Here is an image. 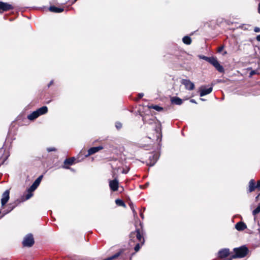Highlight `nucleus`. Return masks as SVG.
Masks as SVG:
<instances>
[{"mask_svg": "<svg viewBox=\"0 0 260 260\" xmlns=\"http://www.w3.org/2000/svg\"><path fill=\"white\" fill-rule=\"evenodd\" d=\"M199 57L201 59H203L208 61L212 66H213L219 72L223 73L224 72L223 67L220 64L216 57H207L204 55H200Z\"/></svg>", "mask_w": 260, "mask_h": 260, "instance_id": "nucleus-1", "label": "nucleus"}, {"mask_svg": "<svg viewBox=\"0 0 260 260\" xmlns=\"http://www.w3.org/2000/svg\"><path fill=\"white\" fill-rule=\"evenodd\" d=\"M129 238L131 241L134 242L140 243L141 245H143L144 243L143 232L138 229L131 233Z\"/></svg>", "mask_w": 260, "mask_h": 260, "instance_id": "nucleus-2", "label": "nucleus"}, {"mask_svg": "<svg viewBox=\"0 0 260 260\" xmlns=\"http://www.w3.org/2000/svg\"><path fill=\"white\" fill-rule=\"evenodd\" d=\"M248 251V249L245 246L235 248L234 249L235 254L232 255V257L234 258H243L247 254Z\"/></svg>", "mask_w": 260, "mask_h": 260, "instance_id": "nucleus-3", "label": "nucleus"}, {"mask_svg": "<svg viewBox=\"0 0 260 260\" xmlns=\"http://www.w3.org/2000/svg\"><path fill=\"white\" fill-rule=\"evenodd\" d=\"M34 242L32 235L29 234L24 237L22 244L24 247H31L34 245Z\"/></svg>", "mask_w": 260, "mask_h": 260, "instance_id": "nucleus-4", "label": "nucleus"}, {"mask_svg": "<svg viewBox=\"0 0 260 260\" xmlns=\"http://www.w3.org/2000/svg\"><path fill=\"white\" fill-rule=\"evenodd\" d=\"M13 9V7L7 3L0 2V13Z\"/></svg>", "mask_w": 260, "mask_h": 260, "instance_id": "nucleus-5", "label": "nucleus"}, {"mask_svg": "<svg viewBox=\"0 0 260 260\" xmlns=\"http://www.w3.org/2000/svg\"><path fill=\"white\" fill-rule=\"evenodd\" d=\"M119 186V182L117 178L112 180H109V187L113 191H116L118 190Z\"/></svg>", "mask_w": 260, "mask_h": 260, "instance_id": "nucleus-6", "label": "nucleus"}, {"mask_svg": "<svg viewBox=\"0 0 260 260\" xmlns=\"http://www.w3.org/2000/svg\"><path fill=\"white\" fill-rule=\"evenodd\" d=\"M181 83L185 86V88L187 90H192L194 88V83L189 80L182 79Z\"/></svg>", "mask_w": 260, "mask_h": 260, "instance_id": "nucleus-7", "label": "nucleus"}, {"mask_svg": "<svg viewBox=\"0 0 260 260\" xmlns=\"http://www.w3.org/2000/svg\"><path fill=\"white\" fill-rule=\"evenodd\" d=\"M156 134V140L157 141L160 142L161 140L162 134H161V124L160 122H157L156 123V126L155 129Z\"/></svg>", "mask_w": 260, "mask_h": 260, "instance_id": "nucleus-8", "label": "nucleus"}, {"mask_svg": "<svg viewBox=\"0 0 260 260\" xmlns=\"http://www.w3.org/2000/svg\"><path fill=\"white\" fill-rule=\"evenodd\" d=\"M10 191L9 190H6L2 194V198L1 199L2 206L3 207L8 202L9 200L10 197Z\"/></svg>", "mask_w": 260, "mask_h": 260, "instance_id": "nucleus-9", "label": "nucleus"}, {"mask_svg": "<svg viewBox=\"0 0 260 260\" xmlns=\"http://www.w3.org/2000/svg\"><path fill=\"white\" fill-rule=\"evenodd\" d=\"M230 254V250L228 248H223L220 250L218 252V256L220 258H223L228 257Z\"/></svg>", "mask_w": 260, "mask_h": 260, "instance_id": "nucleus-10", "label": "nucleus"}, {"mask_svg": "<svg viewBox=\"0 0 260 260\" xmlns=\"http://www.w3.org/2000/svg\"><path fill=\"white\" fill-rule=\"evenodd\" d=\"M213 90L212 87L208 88H206L205 86H201L200 88V96H203L205 95L210 93Z\"/></svg>", "mask_w": 260, "mask_h": 260, "instance_id": "nucleus-11", "label": "nucleus"}, {"mask_svg": "<svg viewBox=\"0 0 260 260\" xmlns=\"http://www.w3.org/2000/svg\"><path fill=\"white\" fill-rule=\"evenodd\" d=\"M103 149V147L101 146L91 147L88 150V154L86 155V156L87 157L89 155H92Z\"/></svg>", "mask_w": 260, "mask_h": 260, "instance_id": "nucleus-12", "label": "nucleus"}, {"mask_svg": "<svg viewBox=\"0 0 260 260\" xmlns=\"http://www.w3.org/2000/svg\"><path fill=\"white\" fill-rule=\"evenodd\" d=\"M235 228L238 231H242L247 228V225L243 222L240 221L236 224Z\"/></svg>", "mask_w": 260, "mask_h": 260, "instance_id": "nucleus-13", "label": "nucleus"}, {"mask_svg": "<svg viewBox=\"0 0 260 260\" xmlns=\"http://www.w3.org/2000/svg\"><path fill=\"white\" fill-rule=\"evenodd\" d=\"M257 187H256L255 182L254 179H252L249 182L248 192H251L253 191Z\"/></svg>", "mask_w": 260, "mask_h": 260, "instance_id": "nucleus-14", "label": "nucleus"}, {"mask_svg": "<svg viewBox=\"0 0 260 260\" xmlns=\"http://www.w3.org/2000/svg\"><path fill=\"white\" fill-rule=\"evenodd\" d=\"M39 116L46 114L48 112V108L46 106H43L36 110Z\"/></svg>", "mask_w": 260, "mask_h": 260, "instance_id": "nucleus-15", "label": "nucleus"}, {"mask_svg": "<svg viewBox=\"0 0 260 260\" xmlns=\"http://www.w3.org/2000/svg\"><path fill=\"white\" fill-rule=\"evenodd\" d=\"M49 10L50 12L54 13H61L63 11V9L61 8H57L55 6H52L49 8Z\"/></svg>", "mask_w": 260, "mask_h": 260, "instance_id": "nucleus-16", "label": "nucleus"}, {"mask_svg": "<svg viewBox=\"0 0 260 260\" xmlns=\"http://www.w3.org/2000/svg\"><path fill=\"white\" fill-rule=\"evenodd\" d=\"M16 204H10L8 205L7 210L4 211L3 215L2 216V217H3L4 215L11 212L16 207Z\"/></svg>", "mask_w": 260, "mask_h": 260, "instance_id": "nucleus-17", "label": "nucleus"}, {"mask_svg": "<svg viewBox=\"0 0 260 260\" xmlns=\"http://www.w3.org/2000/svg\"><path fill=\"white\" fill-rule=\"evenodd\" d=\"M38 112L36 111H34L31 114L27 116V118L30 120H33L39 117Z\"/></svg>", "mask_w": 260, "mask_h": 260, "instance_id": "nucleus-18", "label": "nucleus"}, {"mask_svg": "<svg viewBox=\"0 0 260 260\" xmlns=\"http://www.w3.org/2000/svg\"><path fill=\"white\" fill-rule=\"evenodd\" d=\"M171 102L173 104L180 105L182 103V101L181 99L178 97H174L171 99Z\"/></svg>", "mask_w": 260, "mask_h": 260, "instance_id": "nucleus-19", "label": "nucleus"}, {"mask_svg": "<svg viewBox=\"0 0 260 260\" xmlns=\"http://www.w3.org/2000/svg\"><path fill=\"white\" fill-rule=\"evenodd\" d=\"M75 160L74 157H71L69 158H67L64 161V165H72L73 164L74 160Z\"/></svg>", "mask_w": 260, "mask_h": 260, "instance_id": "nucleus-20", "label": "nucleus"}, {"mask_svg": "<svg viewBox=\"0 0 260 260\" xmlns=\"http://www.w3.org/2000/svg\"><path fill=\"white\" fill-rule=\"evenodd\" d=\"M183 42L186 44V45H189L191 43V38L188 36H185L182 39Z\"/></svg>", "mask_w": 260, "mask_h": 260, "instance_id": "nucleus-21", "label": "nucleus"}, {"mask_svg": "<svg viewBox=\"0 0 260 260\" xmlns=\"http://www.w3.org/2000/svg\"><path fill=\"white\" fill-rule=\"evenodd\" d=\"M149 158L150 160H151V159H153V162H150L149 165L150 166H153L155 163L156 162L157 159H158V157H157V155L156 154H154L152 156H150L149 157Z\"/></svg>", "mask_w": 260, "mask_h": 260, "instance_id": "nucleus-22", "label": "nucleus"}, {"mask_svg": "<svg viewBox=\"0 0 260 260\" xmlns=\"http://www.w3.org/2000/svg\"><path fill=\"white\" fill-rule=\"evenodd\" d=\"M43 178V175L40 176L33 183L34 184H35L37 187L39 185L42 179Z\"/></svg>", "mask_w": 260, "mask_h": 260, "instance_id": "nucleus-23", "label": "nucleus"}, {"mask_svg": "<svg viewBox=\"0 0 260 260\" xmlns=\"http://www.w3.org/2000/svg\"><path fill=\"white\" fill-rule=\"evenodd\" d=\"M149 108L153 109L157 111H160L162 110L163 108L157 105H151L149 107Z\"/></svg>", "mask_w": 260, "mask_h": 260, "instance_id": "nucleus-24", "label": "nucleus"}, {"mask_svg": "<svg viewBox=\"0 0 260 260\" xmlns=\"http://www.w3.org/2000/svg\"><path fill=\"white\" fill-rule=\"evenodd\" d=\"M115 203L118 206H123V207L125 206V205L124 202L121 200L117 199L115 200Z\"/></svg>", "mask_w": 260, "mask_h": 260, "instance_id": "nucleus-25", "label": "nucleus"}, {"mask_svg": "<svg viewBox=\"0 0 260 260\" xmlns=\"http://www.w3.org/2000/svg\"><path fill=\"white\" fill-rule=\"evenodd\" d=\"M260 212V203L258 204L257 207L252 211V214L255 216Z\"/></svg>", "mask_w": 260, "mask_h": 260, "instance_id": "nucleus-26", "label": "nucleus"}, {"mask_svg": "<svg viewBox=\"0 0 260 260\" xmlns=\"http://www.w3.org/2000/svg\"><path fill=\"white\" fill-rule=\"evenodd\" d=\"M129 205L130 208H131V209H132V211L133 212L134 216V217L137 216V213L136 211H135V206H134V204L132 203H129Z\"/></svg>", "mask_w": 260, "mask_h": 260, "instance_id": "nucleus-27", "label": "nucleus"}, {"mask_svg": "<svg viewBox=\"0 0 260 260\" xmlns=\"http://www.w3.org/2000/svg\"><path fill=\"white\" fill-rule=\"evenodd\" d=\"M38 187L36 186L35 184H32L30 187L27 189V191L31 192H32L34 191H35Z\"/></svg>", "mask_w": 260, "mask_h": 260, "instance_id": "nucleus-28", "label": "nucleus"}, {"mask_svg": "<svg viewBox=\"0 0 260 260\" xmlns=\"http://www.w3.org/2000/svg\"><path fill=\"white\" fill-rule=\"evenodd\" d=\"M140 244H141L140 243L138 242L136 244V246H135L134 249H135V250L136 252L139 251V250L140 249Z\"/></svg>", "mask_w": 260, "mask_h": 260, "instance_id": "nucleus-29", "label": "nucleus"}, {"mask_svg": "<svg viewBox=\"0 0 260 260\" xmlns=\"http://www.w3.org/2000/svg\"><path fill=\"white\" fill-rule=\"evenodd\" d=\"M27 192H27V194L26 195V197H25L26 200H28L33 195L31 192H29V191H27Z\"/></svg>", "mask_w": 260, "mask_h": 260, "instance_id": "nucleus-30", "label": "nucleus"}, {"mask_svg": "<svg viewBox=\"0 0 260 260\" xmlns=\"http://www.w3.org/2000/svg\"><path fill=\"white\" fill-rule=\"evenodd\" d=\"M115 126L117 129H120L122 127V124L120 122H117L115 123Z\"/></svg>", "mask_w": 260, "mask_h": 260, "instance_id": "nucleus-31", "label": "nucleus"}, {"mask_svg": "<svg viewBox=\"0 0 260 260\" xmlns=\"http://www.w3.org/2000/svg\"><path fill=\"white\" fill-rule=\"evenodd\" d=\"M47 151L48 152H51V151H54L56 150V149L55 148H53V147H50V148H48L47 149Z\"/></svg>", "mask_w": 260, "mask_h": 260, "instance_id": "nucleus-32", "label": "nucleus"}, {"mask_svg": "<svg viewBox=\"0 0 260 260\" xmlns=\"http://www.w3.org/2000/svg\"><path fill=\"white\" fill-rule=\"evenodd\" d=\"M254 31L255 32H260V28H259V27H254Z\"/></svg>", "mask_w": 260, "mask_h": 260, "instance_id": "nucleus-33", "label": "nucleus"}, {"mask_svg": "<svg viewBox=\"0 0 260 260\" xmlns=\"http://www.w3.org/2000/svg\"><path fill=\"white\" fill-rule=\"evenodd\" d=\"M223 46H220V47L218 48V52H220L222 51V50L223 49Z\"/></svg>", "mask_w": 260, "mask_h": 260, "instance_id": "nucleus-34", "label": "nucleus"}, {"mask_svg": "<svg viewBox=\"0 0 260 260\" xmlns=\"http://www.w3.org/2000/svg\"><path fill=\"white\" fill-rule=\"evenodd\" d=\"M256 187L257 188H260V180L257 181V183L256 184Z\"/></svg>", "mask_w": 260, "mask_h": 260, "instance_id": "nucleus-35", "label": "nucleus"}, {"mask_svg": "<svg viewBox=\"0 0 260 260\" xmlns=\"http://www.w3.org/2000/svg\"><path fill=\"white\" fill-rule=\"evenodd\" d=\"M143 121H144V123H147V122H147V117H143Z\"/></svg>", "mask_w": 260, "mask_h": 260, "instance_id": "nucleus-36", "label": "nucleus"}, {"mask_svg": "<svg viewBox=\"0 0 260 260\" xmlns=\"http://www.w3.org/2000/svg\"><path fill=\"white\" fill-rule=\"evenodd\" d=\"M143 95H144V94L143 93H139L138 94L139 99L142 98L143 96Z\"/></svg>", "mask_w": 260, "mask_h": 260, "instance_id": "nucleus-37", "label": "nucleus"}, {"mask_svg": "<svg viewBox=\"0 0 260 260\" xmlns=\"http://www.w3.org/2000/svg\"><path fill=\"white\" fill-rule=\"evenodd\" d=\"M190 102H191L192 103L197 104V102H196V101L194 99H191L190 100Z\"/></svg>", "mask_w": 260, "mask_h": 260, "instance_id": "nucleus-38", "label": "nucleus"}, {"mask_svg": "<svg viewBox=\"0 0 260 260\" xmlns=\"http://www.w3.org/2000/svg\"><path fill=\"white\" fill-rule=\"evenodd\" d=\"M256 40L258 41H260V35L257 36L256 37Z\"/></svg>", "mask_w": 260, "mask_h": 260, "instance_id": "nucleus-39", "label": "nucleus"}, {"mask_svg": "<svg viewBox=\"0 0 260 260\" xmlns=\"http://www.w3.org/2000/svg\"><path fill=\"white\" fill-rule=\"evenodd\" d=\"M258 13L260 14V3L258 5Z\"/></svg>", "mask_w": 260, "mask_h": 260, "instance_id": "nucleus-40", "label": "nucleus"}, {"mask_svg": "<svg viewBox=\"0 0 260 260\" xmlns=\"http://www.w3.org/2000/svg\"><path fill=\"white\" fill-rule=\"evenodd\" d=\"M256 73L255 71H251L250 74L251 75H253V74H255Z\"/></svg>", "mask_w": 260, "mask_h": 260, "instance_id": "nucleus-41", "label": "nucleus"}, {"mask_svg": "<svg viewBox=\"0 0 260 260\" xmlns=\"http://www.w3.org/2000/svg\"><path fill=\"white\" fill-rule=\"evenodd\" d=\"M259 196H260V193H259V194H258V195L256 197V198H255V200H256V201H257V200H258V197H259Z\"/></svg>", "mask_w": 260, "mask_h": 260, "instance_id": "nucleus-42", "label": "nucleus"}, {"mask_svg": "<svg viewBox=\"0 0 260 260\" xmlns=\"http://www.w3.org/2000/svg\"><path fill=\"white\" fill-rule=\"evenodd\" d=\"M53 81H51L50 83L48 84V87H49L52 83H53Z\"/></svg>", "mask_w": 260, "mask_h": 260, "instance_id": "nucleus-43", "label": "nucleus"}, {"mask_svg": "<svg viewBox=\"0 0 260 260\" xmlns=\"http://www.w3.org/2000/svg\"><path fill=\"white\" fill-rule=\"evenodd\" d=\"M140 216L142 217V218H144V215H143V214L142 213H140Z\"/></svg>", "mask_w": 260, "mask_h": 260, "instance_id": "nucleus-44", "label": "nucleus"}, {"mask_svg": "<svg viewBox=\"0 0 260 260\" xmlns=\"http://www.w3.org/2000/svg\"><path fill=\"white\" fill-rule=\"evenodd\" d=\"M233 258V257H232V256L231 258H229V259H228V260H232Z\"/></svg>", "mask_w": 260, "mask_h": 260, "instance_id": "nucleus-45", "label": "nucleus"}, {"mask_svg": "<svg viewBox=\"0 0 260 260\" xmlns=\"http://www.w3.org/2000/svg\"><path fill=\"white\" fill-rule=\"evenodd\" d=\"M200 100H201V101H205L204 99H202V98L200 99Z\"/></svg>", "mask_w": 260, "mask_h": 260, "instance_id": "nucleus-46", "label": "nucleus"}, {"mask_svg": "<svg viewBox=\"0 0 260 260\" xmlns=\"http://www.w3.org/2000/svg\"><path fill=\"white\" fill-rule=\"evenodd\" d=\"M150 120H151V121H154L155 119H154V118H153V119H150Z\"/></svg>", "mask_w": 260, "mask_h": 260, "instance_id": "nucleus-47", "label": "nucleus"}, {"mask_svg": "<svg viewBox=\"0 0 260 260\" xmlns=\"http://www.w3.org/2000/svg\"><path fill=\"white\" fill-rule=\"evenodd\" d=\"M64 168H66V169H68V168H69V167H65V166L64 167Z\"/></svg>", "mask_w": 260, "mask_h": 260, "instance_id": "nucleus-48", "label": "nucleus"}, {"mask_svg": "<svg viewBox=\"0 0 260 260\" xmlns=\"http://www.w3.org/2000/svg\"><path fill=\"white\" fill-rule=\"evenodd\" d=\"M77 1V0H74V2H73V3H75V2H76Z\"/></svg>", "mask_w": 260, "mask_h": 260, "instance_id": "nucleus-49", "label": "nucleus"}, {"mask_svg": "<svg viewBox=\"0 0 260 260\" xmlns=\"http://www.w3.org/2000/svg\"><path fill=\"white\" fill-rule=\"evenodd\" d=\"M123 173H126L125 171H123Z\"/></svg>", "mask_w": 260, "mask_h": 260, "instance_id": "nucleus-50", "label": "nucleus"}, {"mask_svg": "<svg viewBox=\"0 0 260 260\" xmlns=\"http://www.w3.org/2000/svg\"><path fill=\"white\" fill-rule=\"evenodd\" d=\"M123 173H126L125 171H123Z\"/></svg>", "mask_w": 260, "mask_h": 260, "instance_id": "nucleus-51", "label": "nucleus"}, {"mask_svg": "<svg viewBox=\"0 0 260 260\" xmlns=\"http://www.w3.org/2000/svg\"><path fill=\"white\" fill-rule=\"evenodd\" d=\"M226 51H225V52H224V54H226Z\"/></svg>", "mask_w": 260, "mask_h": 260, "instance_id": "nucleus-52", "label": "nucleus"}]
</instances>
